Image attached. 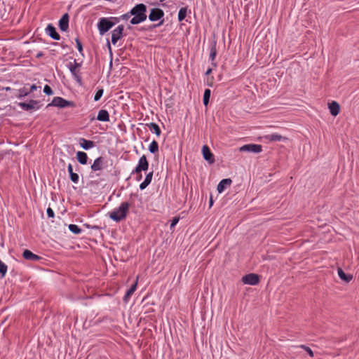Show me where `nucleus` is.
Wrapping results in <instances>:
<instances>
[{
	"label": "nucleus",
	"instance_id": "1",
	"mask_svg": "<svg viewBox=\"0 0 359 359\" xmlns=\"http://www.w3.org/2000/svg\"><path fill=\"white\" fill-rule=\"evenodd\" d=\"M147 6L143 4H137L130 11V13L133 18L130 20L132 25H137L147 19Z\"/></svg>",
	"mask_w": 359,
	"mask_h": 359
},
{
	"label": "nucleus",
	"instance_id": "2",
	"mask_svg": "<svg viewBox=\"0 0 359 359\" xmlns=\"http://www.w3.org/2000/svg\"><path fill=\"white\" fill-rule=\"evenodd\" d=\"M130 204L128 202H123L119 207L114 209L109 213V217L115 222H121L125 219L129 212Z\"/></svg>",
	"mask_w": 359,
	"mask_h": 359
},
{
	"label": "nucleus",
	"instance_id": "3",
	"mask_svg": "<svg viewBox=\"0 0 359 359\" xmlns=\"http://www.w3.org/2000/svg\"><path fill=\"white\" fill-rule=\"evenodd\" d=\"M114 22H111L107 18H102L100 19L97 24V28L100 34H104L108 32L114 25Z\"/></svg>",
	"mask_w": 359,
	"mask_h": 359
},
{
	"label": "nucleus",
	"instance_id": "4",
	"mask_svg": "<svg viewBox=\"0 0 359 359\" xmlns=\"http://www.w3.org/2000/svg\"><path fill=\"white\" fill-rule=\"evenodd\" d=\"M48 106H54V107H58L60 108H65L67 107H73L74 102L71 101H68L65 100L62 97H55L52 102L48 104Z\"/></svg>",
	"mask_w": 359,
	"mask_h": 359
},
{
	"label": "nucleus",
	"instance_id": "5",
	"mask_svg": "<svg viewBox=\"0 0 359 359\" xmlns=\"http://www.w3.org/2000/svg\"><path fill=\"white\" fill-rule=\"evenodd\" d=\"M149 168L148 161L144 155L141 156L139 159L138 163L135 167L133 173H140L142 171H147Z\"/></svg>",
	"mask_w": 359,
	"mask_h": 359
},
{
	"label": "nucleus",
	"instance_id": "6",
	"mask_svg": "<svg viewBox=\"0 0 359 359\" xmlns=\"http://www.w3.org/2000/svg\"><path fill=\"white\" fill-rule=\"evenodd\" d=\"M242 282L244 284L250 285H256L259 282V277L255 273H249L242 278Z\"/></svg>",
	"mask_w": 359,
	"mask_h": 359
},
{
	"label": "nucleus",
	"instance_id": "7",
	"mask_svg": "<svg viewBox=\"0 0 359 359\" xmlns=\"http://www.w3.org/2000/svg\"><path fill=\"white\" fill-rule=\"evenodd\" d=\"M18 105L25 111L36 110L39 108V101L31 100L28 103L20 102Z\"/></svg>",
	"mask_w": 359,
	"mask_h": 359
},
{
	"label": "nucleus",
	"instance_id": "8",
	"mask_svg": "<svg viewBox=\"0 0 359 359\" xmlns=\"http://www.w3.org/2000/svg\"><path fill=\"white\" fill-rule=\"evenodd\" d=\"M239 150L241 152L248 151L257 154L261 152L262 149V146L259 144H249L242 146Z\"/></svg>",
	"mask_w": 359,
	"mask_h": 359
},
{
	"label": "nucleus",
	"instance_id": "9",
	"mask_svg": "<svg viewBox=\"0 0 359 359\" xmlns=\"http://www.w3.org/2000/svg\"><path fill=\"white\" fill-rule=\"evenodd\" d=\"M123 29H124L123 25H121L112 31L111 43L114 45H116L117 41L122 37Z\"/></svg>",
	"mask_w": 359,
	"mask_h": 359
},
{
	"label": "nucleus",
	"instance_id": "10",
	"mask_svg": "<svg viewBox=\"0 0 359 359\" xmlns=\"http://www.w3.org/2000/svg\"><path fill=\"white\" fill-rule=\"evenodd\" d=\"M164 15L163 11L160 8H152L149 15V19L151 21H156L162 18Z\"/></svg>",
	"mask_w": 359,
	"mask_h": 359
},
{
	"label": "nucleus",
	"instance_id": "11",
	"mask_svg": "<svg viewBox=\"0 0 359 359\" xmlns=\"http://www.w3.org/2000/svg\"><path fill=\"white\" fill-rule=\"evenodd\" d=\"M202 153L205 160L208 161L210 163H213L215 162L214 156L207 145H204L203 147Z\"/></svg>",
	"mask_w": 359,
	"mask_h": 359
},
{
	"label": "nucleus",
	"instance_id": "12",
	"mask_svg": "<svg viewBox=\"0 0 359 359\" xmlns=\"http://www.w3.org/2000/svg\"><path fill=\"white\" fill-rule=\"evenodd\" d=\"M79 67L80 65L79 63L74 62V65L71 64L69 65V70L72 75L74 76V79L78 81L81 82V78L79 75Z\"/></svg>",
	"mask_w": 359,
	"mask_h": 359
},
{
	"label": "nucleus",
	"instance_id": "13",
	"mask_svg": "<svg viewBox=\"0 0 359 359\" xmlns=\"http://www.w3.org/2000/svg\"><path fill=\"white\" fill-rule=\"evenodd\" d=\"M328 108H329L330 114L333 116H336L339 114L340 105L339 104V103L337 102L332 101V102L329 103Z\"/></svg>",
	"mask_w": 359,
	"mask_h": 359
},
{
	"label": "nucleus",
	"instance_id": "14",
	"mask_svg": "<svg viewBox=\"0 0 359 359\" xmlns=\"http://www.w3.org/2000/svg\"><path fill=\"white\" fill-rule=\"evenodd\" d=\"M104 158L102 157L97 158L93 165H91V169L93 171H99L103 168Z\"/></svg>",
	"mask_w": 359,
	"mask_h": 359
},
{
	"label": "nucleus",
	"instance_id": "15",
	"mask_svg": "<svg viewBox=\"0 0 359 359\" xmlns=\"http://www.w3.org/2000/svg\"><path fill=\"white\" fill-rule=\"evenodd\" d=\"M59 26L62 31H67L69 27V15L67 13H65L60 20Z\"/></svg>",
	"mask_w": 359,
	"mask_h": 359
},
{
	"label": "nucleus",
	"instance_id": "16",
	"mask_svg": "<svg viewBox=\"0 0 359 359\" xmlns=\"http://www.w3.org/2000/svg\"><path fill=\"white\" fill-rule=\"evenodd\" d=\"M46 32L52 39L55 40H59L60 38L59 34L56 32L55 28L50 24L47 26Z\"/></svg>",
	"mask_w": 359,
	"mask_h": 359
},
{
	"label": "nucleus",
	"instance_id": "17",
	"mask_svg": "<svg viewBox=\"0 0 359 359\" xmlns=\"http://www.w3.org/2000/svg\"><path fill=\"white\" fill-rule=\"evenodd\" d=\"M231 179H224L220 181V182L218 184L217 190L219 193H222L224 191L226 187H229L231 184Z\"/></svg>",
	"mask_w": 359,
	"mask_h": 359
},
{
	"label": "nucleus",
	"instance_id": "18",
	"mask_svg": "<svg viewBox=\"0 0 359 359\" xmlns=\"http://www.w3.org/2000/svg\"><path fill=\"white\" fill-rule=\"evenodd\" d=\"M22 256L23 257L27 259V260H33V261H37V260H39L41 259V257L39 256H38L37 255H35L34 253H32L30 250H25L24 252H23V254H22Z\"/></svg>",
	"mask_w": 359,
	"mask_h": 359
},
{
	"label": "nucleus",
	"instance_id": "19",
	"mask_svg": "<svg viewBox=\"0 0 359 359\" xmlns=\"http://www.w3.org/2000/svg\"><path fill=\"white\" fill-rule=\"evenodd\" d=\"M137 280H138V277L137 278L135 282L132 285L130 288L126 292V293L123 297L124 302H127L128 301V299H130V297H131V295L136 290L137 285Z\"/></svg>",
	"mask_w": 359,
	"mask_h": 359
},
{
	"label": "nucleus",
	"instance_id": "20",
	"mask_svg": "<svg viewBox=\"0 0 359 359\" xmlns=\"http://www.w3.org/2000/svg\"><path fill=\"white\" fill-rule=\"evenodd\" d=\"M80 146L86 150L93 148L95 144L93 141L81 138L79 141Z\"/></svg>",
	"mask_w": 359,
	"mask_h": 359
},
{
	"label": "nucleus",
	"instance_id": "21",
	"mask_svg": "<svg viewBox=\"0 0 359 359\" xmlns=\"http://www.w3.org/2000/svg\"><path fill=\"white\" fill-rule=\"evenodd\" d=\"M97 119L100 121L107 122L109 121V114L105 109H101L99 111Z\"/></svg>",
	"mask_w": 359,
	"mask_h": 359
},
{
	"label": "nucleus",
	"instance_id": "22",
	"mask_svg": "<svg viewBox=\"0 0 359 359\" xmlns=\"http://www.w3.org/2000/svg\"><path fill=\"white\" fill-rule=\"evenodd\" d=\"M266 139L271 142H275V141H285L287 140V138L286 137H283L280 135L273 133L270 134L266 136Z\"/></svg>",
	"mask_w": 359,
	"mask_h": 359
},
{
	"label": "nucleus",
	"instance_id": "23",
	"mask_svg": "<svg viewBox=\"0 0 359 359\" xmlns=\"http://www.w3.org/2000/svg\"><path fill=\"white\" fill-rule=\"evenodd\" d=\"M153 177V171L147 174L144 180L140 184L141 190L144 189L151 182Z\"/></svg>",
	"mask_w": 359,
	"mask_h": 359
},
{
	"label": "nucleus",
	"instance_id": "24",
	"mask_svg": "<svg viewBox=\"0 0 359 359\" xmlns=\"http://www.w3.org/2000/svg\"><path fill=\"white\" fill-rule=\"evenodd\" d=\"M68 172L69 173L70 180L75 184L79 182V177L77 173L73 172V167L72 164H69L67 167Z\"/></svg>",
	"mask_w": 359,
	"mask_h": 359
},
{
	"label": "nucleus",
	"instance_id": "25",
	"mask_svg": "<svg viewBox=\"0 0 359 359\" xmlns=\"http://www.w3.org/2000/svg\"><path fill=\"white\" fill-rule=\"evenodd\" d=\"M337 272L339 277L346 283L350 282L353 278L352 275L346 274L341 268L337 269Z\"/></svg>",
	"mask_w": 359,
	"mask_h": 359
},
{
	"label": "nucleus",
	"instance_id": "26",
	"mask_svg": "<svg viewBox=\"0 0 359 359\" xmlns=\"http://www.w3.org/2000/svg\"><path fill=\"white\" fill-rule=\"evenodd\" d=\"M76 158L78 161L82 164L86 165L88 161V156L87 154L83 151H78L76 153Z\"/></svg>",
	"mask_w": 359,
	"mask_h": 359
},
{
	"label": "nucleus",
	"instance_id": "27",
	"mask_svg": "<svg viewBox=\"0 0 359 359\" xmlns=\"http://www.w3.org/2000/svg\"><path fill=\"white\" fill-rule=\"evenodd\" d=\"M147 126L149 128V130L151 131H152L153 133H154L157 136H159L161 135V129L156 123H150L147 124Z\"/></svg>",
	"mask_w": 359,
	"mask_h": 359
},
{
	"label": "nucleus",
	"instance_id": "28",
	"mask_svg": "<svg viewBox=\"0 0 359 359\" xmlns=\"http://www.w3.org/2000/svg\"><path fill=\"white\" fill-rule=\"evenodd\" d=\"M216 55H217L216 42H214L213 45L212 46V47L210 48V58L212 62H213L215 60ZM212 65L214 67L217 66L216 63H215V62H212Z\"/></svg>",
	"mask_w": 359,
	"mask_h": 359
},
{
	"label": "nucleus",
	"instance_id": "29",
	"mask_svg": "<svg viewBox=\"0 0 359 359\" xmlns=\"http://www.w3.org/2000/svg\"><path fill=\"white\" fill-rule=\"evenodd\" d=\"M19 94L18 95V98H22L27 95H28L30 93L29 92V88L27 86H23L18 90Z\"/></svg>",
	"mask_w": 359,
	"mask_h": 359
},
{
	"label": "nucleus",
	"instance_id": "30",
	"mask_svg": "<svg viewBox=\"0 0 359 359\" xmlns=\"http://www.w3.org/2000/svg\"><path fill=\"white\" fill-rule=\"evenodd\" d=\"M149 150L151 153H156L158 151V142L155 140L152 141L149 146Z\"/></svg>",
	"mask_w": 359,
	"mask_h": 359
},
{
	"label": "nucleus",
	"instance_id": "31",
	"mask_svg": "<svg viewBox=\"0 0 359 359\" xmlns=\"http://www.w3.org/2000/svg\"><path fill=\"white\" fill-rule=\"evenodd\" d=\"M69 229L71 232L75 234H79L81 233L82 230L76 224H69Z\"/></svg>",
	"mask_w": 359,
	"mask_h": 359
},
{
	"label": "nucleus",
	"instance_id": "32",
	"mask_svg": "<svg viewBox=\"0 0 359 359\" xmlns=\"http://www.w3.org/2000/svg\"><path fill=\"white\" fill-rule=\"evenodd\" d=\"M210 93H211V91L210 89H206L204 92L203 101L204 105H205V106H207L209 103Z\"/></svg>",
	"mask_w": 359,
	"mask_h": 359
},
{
	"label": "nucleus",
	"instance_id": "33",
	"mask_svg": "<svg viewBox=\"0 0 359 359\" xmlns=\"http://www.w3.org/2000/svg\"><path fill=\"white\" fill-rule=\"evenodd\" d=\"M187 15V8H181L178 13V20L180 22L182 21Z\"/></svg>",
	"mask_w": 359,
	"mask_h": 359
},
{
	"label": "nucleus",
	"instance_id": "34",
	"mask_svg": "<svg viewBox=\"0 0 359 359\" xmlns=\"http://www.w3.org/2000/svg\"><path fill=\"white\" fill-rule=\"evenodd\" d=\"M7 271V266L0 261V273L4 276Z\"/></svg>",
	"mask_w": 359,
	"mask_h": 359
},
{
	"label": "nucleus",
	"instance_id": "35",
	"mask_svg": "<svg viewBox=\"0 0 359 359\" xmlns=\"http://www.w3.org/2000/svg\"><path fill=\"white\" fill-rule=\"evenodd\" d=\"M103 92H104L103 89H99L96 92V93L95 95L94 100L95 101H98L101 98V97L102 96Z\"/></svg>",
	"mask_w": 359,
	"mask_h": 359
},
{
	"label": "nucleus",
	"instance_id": "36",
	"mask_svg": "<svg viewBox=\"0 0 359 359\" xmlns=\"http://www.w3.org/2000/svg\"><path fill=\"white\" fill-rule=\"evenodd\" d=\"M43 92L48 95H50L53 94V90L48 85H46L43 88Z\"/></svg>",
	"mask_w": 359,
	"mask_h": 359
},
{
	"label": "nucleus",
	"instance_id": "37",
	"mask_svg": "<svg viewBox=\"0 0 359 359\" xmlns=\"http://www.w3.org/2000/svg\"><path fill=\"white\" fill-rule=\"evenodd\" d=\"M300 347L304 348L311 357H313V352L309 347L306 346L304 345H302L300 346Z\"/></svg>",
	"mask_w": 359,
	"mask_h": 359
},
{
	"label": "nucleus",
	"instance_id": "38",
	"mask_svg": "<svg viewBox=\"0 0 359 359\" xmlns=\"http://www.w3.org/2000/svg\"><path fill=\"white\" fill-rule=\"evenodd\" d=\"M179 220H180L179 217H176L172 219V222L170 224L171 229L175 226V225L178 223Z\"/></svg>",
	"mask_w": 359,
	"mask_h": 359
},
{
	"label": "nucleus",
	"instance_id": "39",
	"mask_svg": "<svg viewBox=\"0 0 359 359\" xmlns=\"http://www.w3.org/2000/svg\"><path fill=\"white\" fill-rule=\"evenodd\" d=\"M76 46H77L78 50L80 53H82L83 46H82V44H81V41H79V39L78 38L76 39Z\"/></svg>",
	"mask_w": 359,
	"mask_h": 359
},
{
	"label": "nucleus",
	"instance_id": "40",
	"mask_svg": "<svg viewBox=\"0 0 359 359\" xmlns=\"http://www.w3.org/2000/svg\"><path fill=\"white\" fill-rule=\"evenodd\" d=\"M46 212H47L48 217H50V218L54 217L55 214H54V212L52 210V208H48L46 210Z\"/></svg>",
	"mask_w": 359,
	"mask_h": 359
},
{
	"label": "nucleus",
	"instance_id": "41",
	"mask_svg": "<svg viewBox=\"0 0 359 359\" xmlns=\"http://www.w3.org/2000/svg\"><path fill=\"white\" fill-rule=\"evenodd\" d=\"M131 16V14L130 13V12L126 13V14H123L121 15V18L123 20H127L130 18V17Z\"/></svg>",
	"mask_w": 359,
	"mask_h": 359
},
{
	"label": "nucleus",
	"instance_id": "42",
	"mask_svg": "<svg viewBox=\"0 0 359 359\" xmlns=\"http://www.w3.org/2000/svg\"><path fill=\"white\" fill-rule=\"evenodd\" d=\"M37 86L35 84L32 85L31 86L28 87L29 92L31 93L32 92H34L37 89Z\"/></svg>",
	"mask_w": 359,
	"mask_h": 359
},
{
	"label": "nucleus",
	"instance_id": "43",
	"mask_svg": "<svg viewBox=\"0 0 359 359\" xmlns=\"http://www.w3.org/2000/svg\"><path fill=\"white\" fill-rule=\"evenodd\" d=\"M212 72V69L211 68H208L205 72V74L206 75H209L210 73Z\"/></svg>",
	"mask_w": 359,
	"mask_h": 359
},
{
	"label": "nucleus",
	"instance_id": "44",
	"mask_svg": "<svg viewBox=\"0 0 359 359\" xmlns=\"http://www.w3.org/2000/svg\"><path fill=\"white\" fill-rule=\"evenodd\" d=\"M163 22V20H162L159 24L154 25V27H156L157 26H159V25H162Z\"/></svg>",
	"mask_w": 359,
	"mask_h": 359
},
{
	"label": "nucleus",
	"instance_id": "45",
	"mask_svg": "<svg viewBox=\"0 0 359 359\" xmlns=\"http://www.w3.org/2000/svg\"><path fill=\"white\" fill-rule=\"evenodd\" d=\"M108 48H109V50H111V46H110L109 42H108Z\"/></svg>",
	"mask_w": 359,
	"mask_h": 359
},
{
	"label": "nucleus",
	"instance_id": "46",
	"mask_svg": "<svg viewBox=\"0 0 359 359\" xmlns=\"http://www.w3.org/2000/svg\"><path fill=\"white\" fill-rule=\"evenodd\" d=\"M212 203H213V202H212V199H210V206L212 205Z\"/></svg>",
	"mask_w": 359,
	"mask_h": 359
},
{
	"label": "nucleus",
	"instance_id": "47",
	"mask_svg": "<svg viewBox=\"0 0 359 359\" xmlns=\"http://www.w3.org/2000/svg\"><path fill=\"white\" fill-rule=\"evenodd\" d=\"M41 55H42V53H39V54L37 55V57H41Z\"/></svg>",
	"mask_w": 359,
	"mask_h": 359
},
{
	"label": "nucleus",
	"instance_id": "48",
	"mask_svg": "<svg viewBox=\"0 0 359 359\" xmlns=\"http://www.w3.org/2000/svg\"><path fill=\"white\" fill-rule=\"evenodd\" d=\"M141 178H142V175H140V176H139L137 180H140Z\"/></svg>",
	"mask_w": 359,
	"mask_h": 359
},
{
	"label": "nucleus",
	"instance_id": "49",
	"mask_svg": "<svg viewBox=\"0 0 359 359\" xmlns=\"http://www.w3.org/2000/svg\"><path fill=\"white\" fill-rule=\"evenodd\" d=\"M6 89L7 90H10V87H7Z\"/></svg>",
	"mask_w": 359,
	"mask_h": 359
}]
</instances>
